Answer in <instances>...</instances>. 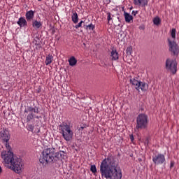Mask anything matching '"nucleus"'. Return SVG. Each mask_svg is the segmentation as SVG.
Masks as SVG:
<instances>
[{
    "label": "nucleus",
    "mask_w": 179,
    "mask_h": 179,
    "mask_svg": "<svg viewBox=\"0 0 179 179\" xmlns=\"http://www.w3.org/2000/svg\"><path fill=\"white\" fill-rule=\"evenodd\" d=\"M100 173L102 178H122V172L120 169H117V163H115V159L111 154H109L108 157L101 162Z\"/></svg>",
    "instance_id": "f257e3e1"
},
{
    "label": "nucleus",
    "mask_w": 179,
    "mask_h": 179,
    "mask_svg": "<svg viewBox=\"0 0 179 179\" xmlns=\"http://www.w3.org/2000/svg\"><path fill=\"white\" fill-rule=\"evenodd\" d=\"M1 158L5 162V166L19 174L22 172V159L17 158L12 151L1 152Z\"/></svg>",
    "instance_id": "f03ea898"
},
{
    "label": "nucleus",
    "mask_w": 179,
    "mask_h": 179,
    "mask_svg": "<svg viewBox=\"0 0 179 179\" xmlns=\"http://www.w3.org/2000/svg\"><path fill=\"white\" fill-rule=\"evenodd\" d=\"M59 131L66 142H69L73 138V131L71 129V125L67 123L63 122L59 125Z\"/></svg>",
    "instance_id": "7ed1b4c3"
},
{
    "label": "nucleus",
    "mask_w": 179,
    "mask_h": 179,
    "mask_svg": "<svg viewBox=\"0 0 179 179\" xmlns=\"http://www.w3.org/2000/svg\"><path fill=\"white\" fill-rule=\"evenodd\" d=\"M41 155L42 156H41L39 162L43 166H47L48 163H52V162H54L55 157L52 149L45 148L43 150Z\"/></svg>",
    "instance_id": "20e7f679"
},
{
    "label": "nucleus",
    "mask_w": 179,
    "mask_h": 179,
    "mask_svg": "<svg viewBox=\"0 0 179 179\" xmlns=\"http://www.w3.org/2000/svg\"><path fill=\"white\" fill-rule=\"evenodd\" d=\"M149 124V119L146 114L141 113L136 117V129L140 131V129H146Z\"/></svg>",
    "instance_id": "39448f33"
},
{
    "label": "nucleus",
    "mask_w": 179,
    "mask_h": 179,
    "mask_svg": "<svg viewBox=\"0 0 179 179\" xmlns=\"http://www.w3.org/2000/svg\"><path fill=\"white\" fill-rule=\"evenodd\" d=\"M166 71L171 72L173 75L177 73V62L171 59H168L166 61Z\"/></svg>",
    "instance_id": "423d86ee"
},
{
    "label": "nucleus",
    "mask_w": 179,
    "mask_h": 179,
    "mask_svg": "<svg viewBox=\"0 0 179 179\" xmlns=\"http://www.w3.org/2000/svg\"><path fill=\"white\" fill-rule=\"evenodd\" d=\"M24 113V114H28L29 113L27 116V121L29 122V121H31V120H34V114H33V113L38 114V113H40V110H38V108L37 107L33 108L31 106H28L27 110L25 109Z\"/></svg>",
    "instance_id": "0eeeda50"
},
{
    "label": "nucleus",
    "mask_w": 179,
    "mask_h": 179,
    "mask_svg": "<svg viewBox=\"0 0 179 179\" xmlns=\"http://www.w3.org/2000/svg\"><path fill=\"white\" fill-rule=\"evenodd\" d=\"M168 45L169 47V51L173 54V55H178L179 53V48L176 41L168 38Z\"/></svg>",
    "instance_id": "6e6552de"
},
{
    "label": "nucleus",
    "mask_w": 179,
    "mask_h": 179,
    "mask_svg": "<svg viewBox=\"0 0 179 179\" xmlns=\"http://www.w3.org/2000/svg\"><path fill=\"white\" fill-rule=\"evenodd\" d=\"M152 162L156 166L166 163V156L163 154H157L152 157Z\"/></svg>",
    "instance_id": "1a4fd4ad"
},
{
    "label": "nucleus",
    "mask_w": 179,
    "mask_h": 179,
    "mask_svg": "<svg viewBox=\"0 0 179 179\" xmlns=\"http://www.w3.org/2000/svg\"><path fill=\"white\" fill-rule=\"evenodd\" d=\"M10 140V133L8 129H3L0 131V141L1 142H9Z\"/></svg>",
    "instance_id": "9d476101"
},
{
    "label": "nucleus",
    "mask_w": 179,
    "mask_h": 179,
    "mask_svg": "<svg viewBox=\"0 0 179 179\" xmlns=\"http://www.w3.org/2000/svg\"><path fill=\"white\" fill-rule=\"evenodd\" d=\"M130 83L133 86H135V89H136V90H141V81L136 80L135 78L130 76Z\"/></svg>",
    "instance_id": "9b49d317"
},
{
    "label": "nucleus",
    "mask_w": 179,
    "mask_h": 179,
    "mask_svg": "<svg viewBox=\"0 0 179 179\" xmlns=\"http://www.w3.org/2000/svg\"><path fill=\"white\" fill-rule=\"evenodd\" d=\"M17 24H18V26H20V27H26V26H27V21L26 20V18H24V17H21L19 18Z\"/></svg>",
    "instance_id": "f8f14e48"
},
{
    "label": "nucleus",
    "mask_w": 179,
    "mask_h": 179,
    "mask_svg": "<svg viewBox=\"0 0 179 179\" xmlns=\"http://www.w3.org/2000/svg\"><path fill=\"white\" fill-rule=\"evenodd\" d=\"M34 13L35 12L32 10H30L29 11H27L26 13L25 17L27 22H30V20H32V19L34 17Z\"/></svg>",
    "instance_id": "ddd939ff"
},
{
    "label": "nucleus",
    "mask_w": 179,
    "mask_h": 179,
    "mask_svg": "<svg viewBox=\"0 0 179 179\" xmlns=\"http://www.w3.org/2000/svg\"><path fill=\"white\" fill-rule=\"evenodd\" d=\"M134 3L138 6H146L148 0H134Z\"/></svg>",
    "instance_id": "4468645a"
},
{
    "label": "nucleus",
    "mask_w": 179,
    "mask_h": 179,
    "mask_svg": "<svg viewBox=\"0 0 179 179\" xmlns=\"http://www.w3.org/2000/svg\"><path fill=\"white\" fill-rule=\"evenodd\" d=\"M124 16L126 23H131V20H134V17L126 11L124 12Z\"/></svg>",
    "instance_id": "2eb2a0df"
},
{
    "label": "nucleus",
    "mask_w": 179,
    "mask_h": 179,
    "mask_svg": "<svg viewBox=\"0 0 179 179\" xmlns=\"http://www.w3.org/2000/svg\"><path fill=\"white\" fill-rule=\"evenodd\" d=\"M119 58L118 52H117V50L113 49L111 51V59L112 61H117Z\"/></svg>",
    "instance_id": "dca6fc26"
},
{
    "label": "nucleus",
    "mask_w": 179,
    "mask_h": 179,
    "mask_svg": "<svg viewBox=\"0 0 179 179\" xmlns=\"http://www.w3.org/2000/svg\"><path fill=\"white\" fill-rule=\"evenodd\" d=\"M52 61H54V57L51 55H48L45 61V65H50V64L52 63Z\"/></svg>",
    "instance_id": "f3484780"
},
{
    "label": "nucleus",
    "mask_w": 179,
    "mask_h": 179,
    "mask_svg": "<svg viewBox=\"0 0 179 179\" xmlns=\"http://www.w3.org/2000/svg\"><path fill=\"white\" fill-rule=\"evenodd\" d=\"M71 20L73 23H74L75 24H76L78 22H79V17L78 16V13L75 12L73 13V15H71Z\"/></svg>",
    "instance_id": "a211bd4d"
},
{
    "label": "nucleus",
    "mask_w": 179,
    "mask_h": 179,
    "mask_svg": "<svg viewBox=\"0 0 179 179\" xmlns=\"http://www.w3.org/2000/svg\"><path fill=\"white\" fill-rule=\"evenodd\" d=\"M140 89L142 92H146L149 89V85L146 83L141 82Z\"/></svg>",
    "instance_id": "6ab92c4d"
},
{
    "label": "nucleus",
    "mask_w": 179,
    "mask_h": 179,
    "mask_svg": "<svg viewBox=\"0 0 179 179\" xmlns=\"http://www.w3.org/2000/svg\"><path fill=\"white\" fill-rule=\"evenodd\" d=\"M69 65L70 66H75V65H76L78 60H76V59L75 58V57H71L69 59Z\"/></svg>",
    "instance_id": "aec40b11"
},
{
    "label": "nucleus",
    "mask_w": 179,
    "mask_h": 179,
    "mask_svg": "<svg viewBox=\"0 0 179 179\" xmlns=\"http://www.w3.org/2000/svg\"><path fill=\"white\" fill-rule=\"evenodd\" d=\"M32 26H33V27H35V29H40L41 27V26H43V24H41V22H38L37 20H34L32 22Z\"/></svg>",
    "instance_id": "412c9836"
},
{
    "label": "nucleus",
    "mask_w": 179,
    "mask_h": 179,
    "mask_svg": "<svg viewBox=\"0 0 179 179\" xmlns=\"http://www.w3.org/2000/svg\"><path fill=\"white\" fill-rule=\"evenodd\" d=\"M177 33V30L176 29V28H173L172 30L171 31V40H174V41H176V34Z\"/></svg>",
    "instance_id": "4be33fe9"
},
{
    "label": "nucleus",
    "mask_w": 179,
    "mask_h": 179,
    "mask_svg": "<svg viewBox=\"0 0 179 179\" xmlns=\"http://www.w3.org/2000/svg\"><path fill=\"white\" fill-rule=\"evenodd\" d=\"M2 143L5 145V147L7 149L8 152H12V147H10V144H9V141L2 142Z\"/></svg>",
    "instance_id": "5701e85b"
},
{
    "label": "nucleus",
    "mask_w": 179,
    "mask_h": 179,
    "mask_svg": "<svg viewBox=\"0 0 179 179\" xmlns=\"http://www.w3.org/2000/svg\"><path fill=\"white\" fill-rule=\"evenodd\" d=\"M161 22H162V20H160V17H156L153 19V23L156 26H159V24H160Z\"/></svg>",
    "instance_id": "b1692460"
},
{
    "label": "nucleus",
    "mask_w": 179,
    "mask_h": 179,
    "mask_svg": "<svg viewBox=\"0 0 179 179\" xmlns=\"http://www.w3.org/2000/svg\"><path fill=\"white\" fill-rule=\"evenodd\" d=\"M84 26L85 27V29H86V30H94L96 27L94 24H92V23L88 25H84Z\"/></svg>",
    "instance_id": "393cba45"
},
{
    "label": "nucleus",
    "mask_w": 179,
    "mask_h": 179,
    "mask_svg": "<svg viewBox=\"0 0 179 179\" xmlns=\"http://www.w3.org/2000/svg\"><path fill=\"white\" fill-rule=\"evenodd\" d=\"M90 171H92V173H93L94 174L97 173V168H96V165H92L91 168H90Z\"/></svg>",
    "instance_id": "a878e982"
},
{
    "label": "nucleus",
    "mask_w": 179,
    "mask_h": 179,
    "mask_svg": "<svg viewBox=\"0 0 179 179\" xmlns=\"http://www.w3.org/2000/svg\"><path fill=\"white\" fill-rule=\"evenodd\" d=\"M126 52L127 55H131V54H132V47H128L126 50Z\"/></svg>",
    "instance_id": "bb28decb"
},
{
    "label": "nucleus",
    "mask_w": 179,
    "mask_h": 179,
    "mask_svg": "<svg viewBox=\"0 0 179 179\" xmlns=\"http://www.w3.org/2000/svg\"><path fill=\"white\" fill-rule=\"evenodd\" d=\"M83 23H85V21H80L77 25L75 26V29H79V27H82Z\"/></svg>",
    "instance_id": "cd10ccee"
},
{
    "label": "nucleus",
    "mask_w": 179,
    "mask_h": 179,
    "mask_svg": "<svg viewBox=\"0 0 179 179\" xmlns=\"http://www.w3.org/2000/svg\"><path fill=\"white\" fill-rule=\"evenodd\" d=\"M86 128V124H80V127L79 128V131H83Z\"/></svg>",
    "instance_id": "c85d7f7f"
},
{
    "label": "nucleus",
    "mask_w": 179,
    "mask_h": 179,
    "mask_svg": "<svg viewBox=\"0 0 179 179\" xmlns=\"http://www.w3.org/2000/svg\"><path fill=\"white\" fill-rule=\"evenodd\" d=\"M28 128H29V131H34V127L33 125H31V124H29L28 126Z\"/></svg>",
    "instance_id": "c756f323"
},
{
    "label": "nucleus",
    "mask_w": 179,
    "mask_h": 179,
    "mask_svg": "<svg viewBox=\"0 0 179 179\" xmlns=\"http://www.w3.org/2000/svg\"><path fill=\"white\" fill-rule=\"evenodd\" d=\"M107 20H108V22H110L111 20V13H108Z\"/></svg>",
    "instance_id": "7c9ffc66"
},
{
    "label": "nucleus",
    "mask_w": 179,
    "mask_h": 179,
    "mask_svg": "<svg viewBox=\"0 0 179 179\" xmlns=\"http://www.w3.org/2000/svg\"><path fill=\"white\" fill-rule=\"evenodd\" d=\"M131 13H132V15H133L134 16H136V15H137V13H138V11H137V10H136V11H135V10H133Z\"/></svg>",
    "instance_id": "2f4dec72"
},
{
    "label": "nucleus",
    "mask_w": 179,
    "mask_h": 179,
    "mask_svg": "<svg viewBox=\"0 0 179 179\" xmlns=\"http://www.w3.org/2000/svg\"><path fill=\"white\" fill-rule=\"evenodd\" d=\"M138 29H139L140 30H145V26L141 25V26H140V27H138Z\"/></svg>",
    "instance_id": "473e14b6"
},
{
    "label": "nucleus",
    "mask_w": 179,
    "mask_h": 179,
    "mask_svg": "<svg viewBox=\"0 0 179 179\" xmlns=\"http://www.w3.org/2000/svg\"><path fill=\"white\" fill-rule=\"evenodd\" d=\"M56 156H57V157H59V156H62V154H61V152H58Z\"/></svg>",
    "instance_id": "72a5a7b5"
},
{
    "label": "nucleus",
    "mask_w": 179,
    "mask_h": 179,
    "mask_svg": "<svg viewBox=\"0 0 179 179\" xmlns=\"http://www.w3.org/2000/svg\"><path fill=\"white\" fill-rule=\"evenodd\" d=\"M174 167V162H171V168Z\"/></svg>",
    "instance_id": "f704fd0d"
},
{
    "label": "nucleus",
    "mask_w": 179,
    "mask_h": 179,
    "mask_svg": "<svg viewBox=\"0 0 179 179\" xmlns=\"http://www.w3.org/2000/svg\"><path fill=\"white\" fill-rule=\"evenodd\" d=\"M130 139H131V142H134V136L131 135L130 136Z\"/></svg>",
    "instance_id": "c9c22d12"
},
{
    "label": "nucleus",
    "mask_w": 179,
    "mask_h": 179,
    "mask_svg": "<svg viewBox=\"0 0 179 179\" xmlns=\"http://www.w3.org/2000/svg\"><path fill=\"white\" fill-rule=\"evenodd\" d=\"M35 118H36L37 120H39L40 118H41V116H35Z\"/></svg>",
    "instance_id": "e433bc0d"
},
{
    "label": "nucleus",
    "mask_w": 179,
    "mask_h": 179,
    "mask_svg": "<svg viewBox=\"0 0 179 179\" xmlns=\"http://www.w3.org/2000/svg\"><path fill=\"white\" fill-rule=\"evenodd\" d=\"M2 173V167L0 166V174Z\"/></svg>",
    "instance_id": "4c0bfd02"
},
{
    "label": "nucleus",
    "mask_w": 179,
    "mask_h": 179,
    "mask_svg": "<svg viewBox=\"0 0 179 179\" xmlns=\"http://www.w3.org/2000/svg\"><path fill=\"white\" fill-rule=\"evenodd\" d=\"M138 162H142V159L139 158Z\"/></svg>",
    "instance_id": "58836bf2"
},
{
    "label": "nucleus",
    "mask_w": 179,
    "mask_h": 179,
    "mask_svg": "<svg viewBox=\"0 0 179 179\" xmlns=\"http://www.w3.org/2000/svg\"><path fill=\"white\" fill-rule=\"evenodd\" d=\"M118 20H120V17H117Z\"/></svg>",
    "instance_id": "ea45409f"
},
{
    "label": "nucleus",
    "mask_w": 179,
    "mask_h": 179,
    "mask_svg": "<svg viewBox=\"0 0 179 179\" xmlns=\"http://www.w3.org/2000/svg\"><path fill=\"white\" fill-rule=\"evenodd\" d=\"M38 1H41V0H38Z\"/></svg>",
    "instance_id": "a19ab883"
}]
</instances>
